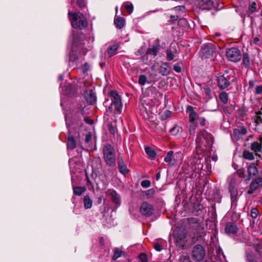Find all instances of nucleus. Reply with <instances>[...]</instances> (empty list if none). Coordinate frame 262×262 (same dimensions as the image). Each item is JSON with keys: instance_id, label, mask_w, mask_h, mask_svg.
<instances>
[{"instance_id": "36", "label": "nucleus", "mask_w": 262, "mask_h": 262, "mask_svg": "<svg viewBox=\"0 0 262 262\" xmlns=\"http://www.w3.org/2000/svg\"><path fill=\"white\" fill-rule=\"evenodd\" d=\"M243 157L244 159L249 160H253L254 159L253 154L247 150H244L243 151Z\"/></svg>"}, {"instance_id": "23", "label": "nucleus", "mask_w": 262, "mask_h": 262, "mask_svg": "<svg viewBox=\"0 0 262 262\" xmlns=\"http://www.w3.org/2000/svg\"><path fill=\"white\" fill-rule=\"evenodd\" d=\"M250 149L255 152L256 155H257L258 152H261L262 151L261 144L259 143L258 141H254L251 144Z\"/></svg>"}, {"instance_id": "37", "label": "nucleus", "mask_w": 262, "mask_h": 262, "mask_svg": "<svg viewBox=\"0 0 262 262\" xmlns=\"http://www.w3.org/2000/svg\"><path fill=\"white\" fill-rule=\"evenodd\" d=\"M257 5L255 2L251 3L248 8V15L249 16L251 14H253L254 12H255L256 10Z\"/></svg>"}, {"instance_id": "41", "label": "nucleus", "mask_w": 262, "mask_h": 262, "mask_svg": "<svg viewBox=\"0 0 262 262\" xmlns=\"http://www.w3.org/2000/svg\"><path fill=\"white\" fill-rule=\"evenodd\" d=\"M147 81V77L145 75H140L139 77L138 82L143 86L144 85Z\"/></svg>"}, {"instance_id": "20", "label": "nucleus", "mask_w": 262, "mask_h": 262, "mask_svg": "<svg viewBox=\"0 0 262 262\" xmlns=\"http://www.w3.org/2000/svg\"><path fill=\"white\" fill-rule=\"evenodd\" d=\"M119 47V45L117 43H114L112 45L110 46L106 51L107 56L111 58L116 55Z\"/></svg>"}, {"instance_id": "21", "label": "nucleus", "mask_w": 262, "mask_h": 262, "mask_svg": "<svg viewBox=\"0 0 262 262\" xmlns=\"http://www.w3.org/2000/svg\"><path fill=\"white\" fill-rule=\"evenodd\" d=\"M206 235L205 231L192 232V241L193 243L201 241L204 239Z\"/></svg>"}, {"instance_id": "56", "label": "nucleus", "mask_w": 262, "mask_h": 262, "mask_svg": "<svg viewBox=\"0 0 262 262\" xmlns=\"http://www.w3.org/2000/svg\"><path fill=\"white\" fill-rule=\"evenodd\" d=\"M252 41L251 42V43H253L255 45H258V42L260 41V39L258 36L252 37Z\"/></svg>"}, {"instance_id": "58", "label": "nucleus", "mask_w": 262, "mask_h": 262, "mask_svg": "<svg viewBox=\"0 0 262 262\" xmlns=\"http://www.w3.org/2000/svg\"><path fill=\"white\" fill-rule=\"evenodd\" d=\"M185 7L184 6H178L173 8L175 11H180L184 12L185 11Z\"/></svg>"}, {"instance_id": "38", "label": "nucleus", "mask_w": 262, "mask_h": 262, "mask_svg": "<svg viewBox=\"0 0 262 262\" xmlns=\"http://www.w3.org/2000/svg\"><path fill=\"white\" fill-rule=\"evenodd\" d=\"M214 199L217 203H221L222 200V195L221 194L220 191L218 189H216L214 191Z\"/></svg>"}, {"instance_id": "10", "label": "nucleus", "mask_w": 262, "mask_h": 262, "mask_svg": "<svg viewBox=\"0 0 262 262\" xmlns=\"http://www.w3.org/2000/svg\"><path fill=\"white\" fill-rule=\"evenodd\" d=\"M78 95L76 83L73 81L67 84V98L75 99Z\"/></svg>"}, {"instance_id": "14", "label": "nucleus", "mask_w": 262, "mask_h": 262, "mask_svg": "<svg viewBox=\"0 0 262 262\" xmlns=\"http://www.w3.org/2000/svg\"><path fill=\"white\" fill-rule=\"evenodd\" d=\"M215 0H200L199 6L203 10H211L215 7L214 2Z\"/></svg>"}, {"instance_id": "50", "label": "nucleus", "mask_w": 262, "mask_h": 262, "mask_svg": "<svg viewBox=\"0 0 262 262\" xmlns=\"http://www.w3.org/2000/svg\"><path fill=\"white\" fill-rule=\"evenodd\" d=\"M92 135L91 133H88L85 136V142L89 145H90Z\"/></svg>"}, {"instance_id": "13", "label": "nucleus", "mask_w": 262, "mask_h": 262, "mask_svg": "<svg viewBox=\"0 0 262 262\" xmlns=\"http://www.w3.org/2000/svg\"><path fill=\"white\" fill-rule=\"evenodd\" d=\"M84 97L89 104L93 105L96 101L95 93L92 89L86 90L84 93Z\"/></svg>"}, {"instance_id": "63", "label": "nucleus", "mask_w": 262, "mask_h": 262, "mask_svg": "<svg viewBox=\"0 0 262 262\" xmlns=\"http://www.w3.org/2000/svg\"><path fill=\"white\" fill-rule=\"evenodd\" d=\"M200 124L201 126H204L205 125V122H206V119L205 118H200Z\"/></svg>"}, {"instance_id": "43", "label": "nucleus", "mask_w": 262, "mask_h": 262, "mask_svg": "<svg viewBox=\"0 0 262 262\" xmlns=\"http://www.w3.org/2000/svg\"><path fill=\"white\" fill-rule=\"evenodd\" d=\"M124 7L125 10L127 12L128 14H130L133 12L134 6L132 3H129L128 4H124Z\"/></svg>"}, {"instance_id": "17", "label": "nucleus", "mask_w": 262, "mask_h": 262, "mask_svg": "<svg viewBox=\"0 0 262 262\" xmlns=\"http://www.w3.org/2000/svg\"><path fill=\"white\" fill-rule=\"evenodd\" d=\"M171 67L168 62H163L161 63L159 69V73L164 76H168L171 72Z\"/></svg>"}, {"instance_id": "2", "label": "nucleus", "mask_w": 262, "mask_h": 262, "mask_svg": "<svg viewBox=\"0 0 262 262\" xmlns=\"http://www.w3.org/2000/svg\"><path fill=\"white\" fill-rule=\"evenodd\" d=\"M68 16L71 25L74 29L81 30L87 27L88 20L81 12H69Z\"/></svg>"}, {"instance_id": "9", "label": "nucleus", "mask_w": 262, "mask_h": 262, "mask_svg": "<svg viewBox=\"0 0 262 262\" xmlns=\"http://www.w3.org/2000/svg\"><path fill=\"white\" fill-rule=\"evenodd\" d=\"M262 187V169L260 171V176L253 179L249 185V189L247 193L252 194L255 190Z\"/></svg>"}, {"instance_id": "60", "label": "nucleus", "mask_w": 262, "mask_h": 262, "mask_svg": "<svg viewBox=\"0 0 262 262\" xmlns=\"http://www.w3.org/2000/svg\"><path fill=\"white\" fill-rule=\"evenodd\" d=\"M60 88L61 89V103H60V105L61 106H62V109L64 110V107H63V103H64V102L62 100V99H63V97H62V96H64V94H63V92H64V89L63 88H62V87L61 86V85H60Z\"/></svg>"}, {"instance_id": "16", "label": "nucleus", "mask_w": 262, "mask_h": 262, "mask_svg": "<svg viewBox=\"0 0 262 262\" xmlns=\"http://www.w3.org/2000/svg\"><path fill=\"white\" fill-rule=\"evenodd\" d=\"M117 164L119 171L122 174L126 175L129 171L122 157L118 158Z\"/></svg>"}, {"instance_id": "55", "label": "nucleus", "mask_w": 262, "mask_h": 262, "mask_svg": "<svg viewBox=\"0 0 262 262\" xmlns=\"http://www.w3.org/2000/svg\"><path fill=\"white\" fill-rule=\"evenodd\" d=\"M76 4L79 7H80V8H82L85 6L84 1L76 0Z\"/></svg>"}, {"instance_id": "47", "label": "nucleus", "mask_w": 262, "mask_h": 262, "mask_svg": "<svg viewBox=\"0 0 262 262\" xmlns=\"http://www.w3.org/2000/svg\"><path fill=\"white\" fill-rule=\"evenodd\" d=\"M246 258L248 262H256L254 256L250 253H247Z\"/></svg>"}, {"instance_id": "61", "label": "nucleus", "mask_w": 262, "mask_h": 262, "mask_svg": "<svg viewBox=\"0 0 262 262\" xmlns=\"http://www.w3.org/2000/svg\"><path fill=\"white\" fill-rule=\"evenodd\" d=\"M84 120L85 122L88 124L92 125L94 123V121L88 117H85Z\"/></svg>"}, {"instance_id": "11", "label": "nucleus", "mask_w": 262, "mask_h": 262, "mask_svg": "<svg viewBox=\"0 0 262 262\" xmlns=\"http://www.w3.org/2000/svg\"><path fill=\"white\" fill-rule=\"evenodd\" d=\"M154 210L153 206L146 202L142 203L140 207V213L145 217L151 216L153 214Z\"/></svg>"}, {"instance_id": "3", "label": "nucleus", "mask_w": 262, "mask_h": 262, "mask_svg": "<svg viewBox=\"0 0 262 262\" xmlns=\"http://www.w3.org/2000/svg\"><path fill=\"white\" fill-rule=\"evenodd\" d=\"M103 158L107 165L116 166V155L114 148L111 144H106L103 149Z\"/></svg>"}, {"instance_id": "18", "label": "nucleus", "mask_w": 262, "mask_h": 262, "mask_svg": "<svg viewBox=\"0 0 262 262\" xmlns=\"http://www.w3.org/2000/svg\"><path fill=\"white\" fill-rule=\"evenodd\" d=\"M194 107L191 105H188L186 109L187 113L189 114V120L190 122L193 123L197 118V113L194 111Z\"/></svg>"}, {"instance_id": "32", "label": "nucleus", "mask_w": 262, "mask_h": 262, "mask_svg": "<svg viewBox=\"0 0 262 262\" xmlns=\"http://www.w3.org/2000/svg\"><path fill=\"white\" fill-rule=\"evenodd\" d=\"M219 98L224 104H226L228 101V95L225 91H222L219 95Z\"/></svg>"}, {"instance_id": "45", "label": "nucleus", "mask_w": 262, "mask_h": 262, "mask_svg": "<svg viewBox=\"0 0 262 262\" xmlns=\"http://www.w3.org/2000/svg\"><path fill=\"white\" fill-rule=\"evenodd\" d=\"M199 222H200V220L196 218L190 217L188 219V223L190 225V227L196 224Z\"/></svg>"}, {"instance_id": "35", "label": "nucleus", "mask_w": 262, "mask_h": 262, "mask_svg": "<svg viewBox=\"0 0 262 262\" xmlns=\"http://www.w3.org/2000/svg\"><path fill=\"white\" fill-rule=\"evenodd\" d=\"M182 131V128L177 125H175L170 130V134L173 136H177L180 132Z\"/></svg>"}, {"instance_id": "62", "label": "nucleus", "mask_w": 262, "mask_h": 262, "mask_svg": "<svg viewBox=\"0 0 262 262\" xmlns=\"http://www.w3.org/2000/svg\"><path fill=\"white\" fill-rule=\"evenodd\" d=\"M144 53V51H143V47H141L140 49H139L136 53H135V54L137 55V56H139V55H141L142 54H143V53Z\"/></svg>"}, {"instance_id": "33", "label": "nucleus", "mask_w": 262, "mask_h": 262, "mask_svg": "<svg viewBox=\"0 0 262 262\" xmlns=\"http://www.w3.org/2000/svg\"><path fill=\"white\" fill-rule=\"evenodd\" d=\"M86 190L85 187H74L73 193L76 195H80Z\"/></svg>"}, {"instance_id": "4", "label": "nucleus", "mask_w": 262, "mask_h": 262, "mask_svg": "<svg viewBox=\"0 0 262 262\" xmlns=\"http://www.w3.org/2000/svg\"><path fill=\"white\" fill-rule=\"evenodd\" d=\"M228 71L226 70L223 74H219L217 77V86L221 90H224L228 87L232 81L231 75H228Z\"/></svg>"}, {"instance_id": "12", "label": "nucleus", "mask_w": 262, "mask_h": 262, "mask_svg": "<svg viewBox=\"0 0 262 262\" xmlns=\"http://www.w3.org/2000/svg\"><path fill=\"white\" fill-rule=\"evenodd\" d=\"M107 194L110 196L112 202L115 205V208H117L121 204L120 195L116 191L113 189H108Z\"/></svg>"}, {"instance_id": "46", "label": "nucleus", "mask_w": 262, "mask_h": 262, "mask_svg": "<svg viewBox=\"0 0 262 262\" xmlns=\"http://www.w3.org/2000/svg\"><path fill=\"white\" fill-rule=\"evenodd\" d=\"M74 49L72 48V52L70 54V60L74 61L78 59V55L74 52Z\"/></svg>"}, {"instance_id": "15", "label": "nucleus", "mask_w": 262, "mask_h": 262, "mask_svg": "<svg viewBox=\"0 0 262 262\" xmlns=\"http://www.w3.org/2000/svg\"><path fill=\"white\" fill-rule=\"evenodd\" d=\"M225 231L228 234H236L238 231V228L235 223L229 222L226 225Z\"/></svg>"}, {"instance_id": "44", "label": "nucleus", "mask_w": 262, "mask_h": 262, "mask_svg": "<svg viewBox=\"0 0 262 262\" xmlns=\"http://www.w3.org/2000/svg\"><path fill=\"white\" fill-rule=\"evenodd\" d=\"M138 262H148L147 257L146 254L143 253L139 254L138 256Z\"/></svg>"}, {"instance_id": "5", "label": "nucleus", "mask_w": 262, "mask_h": 262, "mask_svg": "<svg viewBox=\"0 0 262 262\" xmlns=\"http://www.w3.org/2000/svg\"><path fill=\"white\" fill-rule=\"evenodd\" d=\"M108 96L111 98L112 101L111 105L109 107V110L112 108V106L114 105L115 110L120 113L122 108V102L121 97L116 91H111L108 93Z\"/></svg>"}, {"instance_id": "59", "label": "nucleus", "mask_w": 262, "mask_h": 262, "mask_svg": "<svg viewBox=\"0 0 262 262\" xmlns=\"http://www.w3.org/2000/svg\"><path fill=\"white\" fill-rule=\"evenodd\" d=\"M179 18V16L177 15H171L170 16V20H169V22L171 23H173L174 21L177 20Z\"/></svg>"}, {"instance_id": "24", "label": "nucleus", "mask_w": 262, "mask_h": 262, "mask_svg": "<svg viewBox=\"0 0 262 262\" xmlns=\"http://www.w3.org/2000/svg\"><path fill=\"white\" fill-rule=\"evenodd\" d=\"M248 174L253 177H256L258 174V169L254 163H251L247 168Z\"/></svg>"}, {"instance_id": "54", "label": "nucleus", "mask_w": 262, "mask_h": 262, "mask_svg": "<svg viewBox=\"0 0 262 262\" xmlns=\"http://www.w3.org/2000/svg\"><path fill=\"white\" fill-rule=\"evenodd\" d=\"M116 128L115 127H114L111 123L109 124V125H108V130H109V132L111 134L114 135L115 134V133H116Z\"/></svg>"}, {"instance_id": "49", "label": "nucleus", "mask_w": 262, "mask_h": 262, "mask_svg": "<svg viewBox=\"0 0 262 262\" xmlns=\"http://www.w3.org/2000/svg\"><path fill=\"white\" fill-rule=\"evenodd\" d=\"M155 190L154 188H151L147 190L145 192L146 195L148 197H152L155 193Z\"/></svg>"}, {"instance_id": "30", "label": "nucleus", "mask_w": 262, "mask_h": 262, "mask_svg": "<svg viewBox=\"0 0 262 262\" xmlns=\"http://www.w3.org/2000/svg\"><path fill=\"white\" fill-rule=\"evenodd\" d=\"M145 151L148 158L151 159H154L157 155L156 151L152 148L149 146L145 147Z\"/></svg>"}, {"instance_id": "6", "label": "nucleus", "mask_w": 262, "mask_h": 262, "mask_svg": "<svg viewBox=\"0 0 262 262\" xmlns=\"http://www.w3.org/2000/svg\"><path fill=\"white\" fill-rule=\"evenodd\" d=\"M200 53L205 58L212 57L216 53V45L214 43H206L202 46Z\"/></svg>"}, {"instance_id": "31", "label": "nucleus", "mask_w": 262, "mask_h": 262, "mask_svg": "<svg viewBox=\"0 0 262 262\" xmlns=\"http://www.w3.org/2000/svg\"><path fill=\"white\" fill-rule=\"evenodd\" d=\"M248 111V110L246 106H242L237 110L236 112L237 115L239 118L243 117L246 116Z\"/></svg>"}, {"instance_id": "22", "label": "nucleus", "mask_w": 262, "mask_h": 262, "mask_svg": "<svg viewBox=\"0 0 262 262\" xmlns=\"http://www.w3.org/2000/svg\"><path fill=\"white\" fill-rule=\"evenodd\" d=\"M164 161L171 165H173L174 164L176 161L174 159V156H173V151L170 150L167 153V155L164 158Z\"/></svg>"}, {"instance_id": "57", "label": "nucleus", "mask_w": 262, "mask_h": 262, "mask_svg": "<svg viewBox=\"0 0 262 262\" xmlns=\"http://www.w3.org/2000/svg\"><path fill=\"white\" fill-rule=\"evenodd\" d=\"M255 93L257 95L262 93V85H258L256 87Z\"/></svg>"}, {"instance_id": "26", "label": "nucleus", "mask_w": 262, "mask_h": 262, "mask_svg": "<svg viewBox=\"0 0 262 262\" xmlns=\"http://www.w3.org/2000/svg\"><path fill=\"white\" fill-rule=\"evenodd\" d=\"M114 24L118 29H122L125 24V19L123 17L118 16L115 17Z\"/></svg>"}, {"instance_id": "40", "label": "nucleus", "mask_w": 262, "mask_h": 262, "mask_svg": "<svg viewBox=\"0 0 262 262\" xmlns=\"http://www.w3.org/2000/svg\"><path fill=\"white\" fill-rule=\"evenodd\" d=\"M259 214V211L256 207L252 208L250 211V216L253 219H256Z\"/></svg>"}, {"instance_id": "29", "label": "nucleus", "mask_w": 262, "mask_h": 262, "mask_svg": "<svg viewBox=\"0 0 262 262\" xmlns=\"http://www.w3.org/2000/svg\"><path fill=\"white\" fill-rule=\"evenodd\" d=\"M190 229L192 232L205 231L203 227V225H202L200 222L190 226Z\"/></svg>"}, {"instance_id": "28", "label": "nucleus", "mask_w": 262, "mask_h": 262, "mask_svg": "<svg viewBox=\"0 0 262 262\" xmlns=\"http://www.w3.org/2000/svg\"><path fill=\"white\" fill-rule=\"evenodd\" d=\"M84 207L85 209H90L92 206L93 201L88 195H86L83 199Z\"/></svg>"}, {"instance_id": "8", "label": "nucleus", "mask_w": 262, "mask_h": 262, "mask_svg": "<svg viewBox=\"0 0 262 262\" xmlns=\"http://www.w3.org/2000/svg\"><path fill=\"white\" fill-rule=\"evenodd\" d=\"M226 56L230 61L236 62L241 60L242 54L238 48L232 47L227 50Z\"/></svg>"}, {"instance_id": "34", "label": "nucleus", "mask_w": 262, "mask_h": 262, "mask_svg": "<svg viewBox=\"0 0 262 262\" xmlns=\"http://www.w3.org/2000/svg\"><path fill=\"white\" fill-rule=\"evenodd\" d=\"M243 64L246 68H248L250 65L249 55L247 53H244L243 55Z\"/></svg>"}, {"instance_id": "64", "label": "nucleus", "mask_w": 262, "mask_h": 262, "mask_svg": "<svg viewBox=\"0 0 262 262\" xmlns=\"http://www.w3.org/2000/svg\"><path fill=\"white\" fill-rule=\"evenodd\" d=\"M247 129L245 127L243 126L241 128L240 133L241 134L245 135L247 134Z\"/></svg>"}, {"instance_id": "48", "label": "nucleus", "mask_w": 262, "mask_h": 262, "mask_svg": "<svg viewBox=\"0 0 262 262\" xmlns=\"http://www.w3.org/2000/svg\"><path fill=\"white\" fill-rule=\"evenodd\" d=\"M150 181L147 180H143L141 183V186L144 188H148L150 186Z\"/></svg>"}, {"instance_id": "25", "label": "nucleus", "mask_w": 262, "mask_h": 262, "mask_svg": "<svg viewBox=\"0 0 262 262\" xmlns=\"http://www.w3.org/2000/svg\"><path fill=\"white\" fill-rule=\"evenodd\" d=\"M80 36L77 32H74L72 36V48L74 49L79 46L80 44Z\"/></svg>"}, {"instance_id": "42", "label": "nucleus", "mask_w": 262, "mask_h": 262, "mask_svg": "<svg viewBox=\"0 0 262 262\" xmlns=\"http://www.w3.org/2000/svg\"><path fill=\"white\" fill-rule=\"evenodd\" d=\"M166 59L168 61H170L173 59L174 55L173 54L171 49H167L166 51Z\"/></svg>"}, {"instance_id": "27", "label": "nucleus", "mask_w": 262, "mask_h": 262, "mask_svg": "<svg viewBox=\"0 0 262 262\" xmlns=\"http://www.w3.org/2000/svg\"><path fill=\"white\" fill-rule=\"evenodd\" d=\"M160 49L158 46H152L151 48H148L146 51V54L156 56Z\"/></svg>"}, {"instance_id": "7", "label": "nucleus", "mask_w": 262, "mask_h": 262, "mask_svg": "<svg viewBox=\"0 0 262 262\" xmlns=\"http://www.w3.org/2000/svg\"><path fill=\"white\" fill-rule=\"evenodd\" d=\"M206 254L204 247L200 244L194 246L192 250V258L197 261L203 260Z\"/></svg>"}, {"instance_id": "52", "label": "nucleus", "mask_w": 262, "mask_h": 262, "mask_svg": "<svg viewBox=\"0 0 262 262\" xmlns=\"http://www.w3.org/2000/svg\"><path fill=\"white\" fill-rule=\"evenodd\" d=\"M236 173L240 178H243L245 177V170L243 168L238 169Z\"/></svg>"}, {"instance_id": "19", "label": "nucleus", "mask_w": 262, "mask_h": 262, "mask_svg": "<svg viewBox=\"0 0 262 262\" xmlns=\"http://www.w3.org/2000/svg\"><path fill=\"white\" fill-rule=\"evenodd\" d=\"M229 191L230 193L231 203H233L235 202L237 199L238 193V189L234 184L230 183L229 186Z\"/></svg>"}, {"instance_id": "53", "label": "nucleus", "mask_w": 262, "mask_h": 262, "mask_svg": "<svg viewBox=\"0 0 262 262\" xmlns=\"http://www.w3.org/2000/svg\"><path fill=\"white\" fill-rule=\"evenodd\" d=\"M173 70L177 73L181 72V67L179 63H177L173 66Z\"/></svg>"}, {"instance_id": "39", "label": "nucleus", "mask_w": 262, "mask_h": 262, "mask_svg": "<svg viewBox=\"0 0 262 262\" xmlns=\"http://www.w3.org/2000/svg\"><path fill=\"white\" fill-rule=\"evenodd\" d=\"M122 253V251L121 249H120L119 248H116L114 250V254L112 257V259L114 260H116L117 258H118L119 257H120L121 256Z\"/></svg>"}, {"instance_id": "1", "label": "nucleus", "mask_w": 262, "mask_h": 262, "mask_svg": "<svg viewBox=\"0 0 262 262\" xmlns=\"http://www.w3.org/2000/svg\"><path fill=\"white\" fill-rule=\"evenodd\" d=\"M80 120V116L78 110L70 111L68 123L69 133L67 142V148L68 149L73 150L77 146V141L76 138L79 136L77 127Z\"/></svg>"}, {"instance_id": "51", "label": "nucleus", "mask_w": 262, "mask_h": 262, "mask_svg": "<svg viewBox=\"0 0 262 262\" xmlns=\"http://www.w3.org/2000/svg\"><path fill=\"white\" fill-rule=\"evenodd\" d=\"M154 247L157 251H161L162 249L161 245L158 242L154 243Z\"/></svg>"}]
</instances>
